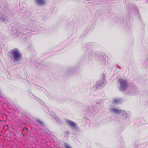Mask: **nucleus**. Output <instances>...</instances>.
<instances>
[{
	"label": "nucleus",
	"mask_w": 148,
	"mask_h": 148,
	"mask_svg": "<svg viewBox=\"0 0 148 148\" xmlns=\"http://www.w3.org/2000/svg\"><path fill=\"white\" fill-rule=\"evenodd\" d=\"M119 114H121L123 116L121 117V123L125 125L127 123L129 120V119H128V118L130 116L131 112H126L124 110H120Z\"/></svg>",
	"instance_id": "obj_1"
},
{
	"label": "nucleus",
	"mask_w": 148,
	"mask_h": 148,
	"mask_svg": "<svg viewBox=\"0 0 148 148\" xmlns=\"http://www.w3.org/2000/svg\"><path fill=\"white\" fill-rule=\"evenodd\" d=\"M9 57L14 62L18 60V49H14L12 50Z\"/></svg>",
	"instance_id": "obj_2"
},
{
	"label": "nucleus",
	"mask_w": 148,
	"mask_h": 148,
	"mask_svg": "<svg viewBox=\"0 0 148 148\" xmlns=\"http://www.w3.org/2000/svg\"><path fill=\"white\" fill-rule=\"evenodd\" d=\"M96 56L97 59L100 64L106 65L107 62H106V58H107L105 54L103 53H96Z\"/></svg>",
	"instance_id": "obj_3"
},
{
	"label": "nucleus",
	"mask_w": 148,
	"mask_h": 148,
	"mask_svg": "<svg viewBox=\"0 0 148 148\" xmlns=\"http://www.w3.org/2000/svg\"><path fill=\"white\" fill-rule=\"evenodd\" d=\"M118 82L120 86L119 88L120 91H123L127 88L128 83L125 80L123 79H119L118 80Z\"/></svg>",
	"instance_id": "obj_4"
},
{
	"label": "nucleus",
	"mask_w": 148,
	"mask_h": 148,
	"mask_svg": "<svg viewBox=\"0 0 148 148\" xmlns=\"http://www.w3.org/2000/svg\"><path fill=\"white\" fill-rule=\"evenodd\" d=\"M106 83L105 78H102L97 82V84L93 86V88L95 90L98 88L103 87Z\"/></svg>",
	"instance_id": "obj_5"
},
{
	"label": "nucleus",
	"mask_w": 148,
	"mask_h": 148,
	"mask_svg": "<svg viewBox=\"0 0 148 148\" xmlns=\"http://www.w3.org/2000/svg\"><path fill=\"white\" fill-rule=\"evenodd\" d=\"M127 10L129 12V13L138 12V8L134 4L132 5L131 4H128L127 5Z\"/></svg>",
	"instance_id": "obj_6"
},
{
	"label": "nucleus",
	"mask_w": 148,
	"mask_h": 148,
	"mask_svg": "<svg viewBox=\"0 0 148 148\" xmlns=\"http://www.w3.org/2000/svg\"><path fill=\"white\" fill-rule=\"evenodd\" d=\"M76 70V67H70L67 68L66 70V72L68 75H72Z\"/></svg>",
	"instance_id": "obj_7"
},
{
	"label": "nucleus",
	"mask_w": 148,
	"mask_h": 148,
	"mask_svg": "<svg viewBox=\"0 0 148 148\" xmlns=\"http://www.w3.org/2000/svg\"><path fill=\"white\" fill-rule=\"evenodd\" d=\"M66 122L72 127V128L74 130H76L77 129L76 126L77 124L73 121L70 120H67L66 121Z\"/></svg>",
	"instance_id": "obj_8"
},
{
	"label": "nucleus",
	"mask_w": 148,
	"mask_h": 148,
	"mask_svg": "<svg viewBox=\"0 0 148 148\" xmlns=\"http://www.w3.org/2000/svg\"><path fill=\"white\" fill-rule=\"evenodd\" d=\"M137 87L134 86H132L130 90H126L127 93H129L130 95H132L135 94L136 92Z\"/></svg>",
	"instance_id": "obj_9"
},
{
	"label": "nucleus",
	"mask_w": 148,
	"mask_h": 148,
	"mask_svg": "<svg viewBox=\"0 0 148 148\" xmlns=\"http://www.w3.org/2000/svg\"><path fill=\"white\" fill-rule=\"evenodd\" d=\"M120 110L116 108H109V111L111 113L119 114Z\"/></svg>",
	"instance_id": "obj_10"
},
{
	"label": "nucleus",
	"mask_w": 148,
	"mask_h": 148,
	"mask_svg": "<svg viewBox=\"0 0 148 148\" xmlns=\"http://www.w3.org/2000/svg\"><path fill=\"white\" fill-rule=\"evenodd\" d=\"M25 131L26 132H28L29 131L28 129L25 127H24L23 128H19V135H22V137L24 136V134H23V131Z\"/></svg>",
	"instance_id": "obj_11"
},
{
	"label": "nucleus",
	"mask_w": 148,
	"mask_h": 148,
	"mask_svg": "<svg viewBox=\"0 0 148 148\" xmlns=\"http://www.w3.org/2000/svg\"><path fill=\"white\" fill-rule=\"evenodd\" d=\"M36 3L40 5H45V0H35Z\"/></svg>",
	"instance_id": "obj_12"
},
{
	"label": "nucleus",
	"mask_w": 148,
	"mask_h": 148,
	"mask_svg": "<svg viewBox=\"0 0 148 148\" xmlns=\"http://www.w3.org/2000/svg\"><path fill=\"white\" fill-rule=\"evenodd\" d=\"M86 111L88 112V114H90L91 113H92L94 112H95L96 110L94 108V107L93 106L92 107H89L86 110Z\"/></svg>",
	"instance_id": "obj_13"
},
{
	"label": "nucleus",
	"mask_w": 148,
	"mask_h": 148,
	"mask_svg": "<svg viewBox=\"0 0 148 148\" xmlns=\"http://www.w3.org/2000/svg\"><path fill=\"white\" fill-rule=\"evenodd\" d=\"M53 117L56 120L57 123L61 124L63 123V122L62 121V120L60 119L56 116L54 115L53 116Z\"/></svg>",
	"instance_id": "obj_14"
},
{
	"label": "nucleus",
	"mask_w": 148,
	"mask_h": 148,
	"mask_svg": "<svg viewBox=\"0 0 148 148\" xmlns=\"http://www.w3.org/2000/svg\"><path fill=\"white\" fill-rule=\"evenodd\" d=\"M7 78L9 79H11L12 80H14L16 79H17L18 78V75H14L12 77H11L10 76V75H7Z\"/></svg>",
	"instance_id": "obj_15"
},
{
	"label": "nucleus",
	"mask_w": 148,
	"mask_h": 148,
	"mask_svg": "<svg viewBox=\"0 0 148 148\" xmlns=\"http://www.w3.org/2000/svg\"><path fill=\"white\" fill-rule=\"evenodd\" d=\"M5 16L3 15H2L0 17V22H3L5 20Z\"/></svg>",
	"instance_id": "obj_16"
},
{
	"label": "nucleus",
	"mask_w": 148,
	"mask_h": 148,
	"mask_svg": "<svg viewBox=\"0 0 148 148\" xmlns=\"http://www.w3.org/2000/svg\"><path fill=\"white\" fill-rule=\"evenodd\" d=\"M121 102V100L117 99H114L113 100V103L114 104H118L120 103Z\"/></svg>",
	"instance_id": "obj_17"
},
{
	"label": "nucleus",
	"mask_w": 148,
	"mask_h": 148,
	"mask_svg": "<svg viewBox=\"0 0 148 148\" xmlns=\"http://www.w3.org/2000/svg\"><path fill=\"white\" fill-rule=\"evenodd\" d=\"M36 121L37 123H38L41 126H44V123L40 120L37 119L36 120Z\"/></svg>",
	"instance_id": "obj_18"
},
{
	"label": "nucleus",
	"mask_w": 148,
	"mask_h": 148,
	"mask_svg": "<svg viewBox=\"0 0 148 148\" xmlns=\"http://www.w3.org/2000/svg\"><path fill=\"white\" fill-rule=\"evenodd\" d=\"M29 21L33 23H34L36 22V20L34 17H33L31 19H29Z\"/></svg>",
	"instance_id": "obj_19"
},
{
	"label": "nucleus",
	"mask_w": 148,
	"mask_h": 148,
	"mask_svg": "<svg viewBox=\"0 0 148 148\" xmlns=\"http://www.w3.org/2000/svg\"><path fill=\"white\" fill-rule=\"evenodd\" d=\"M20 114H22V115H21L20 116L22 117L24 115H25V112L23 111H22V112H21V111H20L19 110V116H20Z\"/></svg>",
	"instance_id": "obj_20"
},
{
	"label": "nucleus",
	"mask_w": 148,
	"mask_h": 148,
	"mask_svg": "<svg viewBox=\"0 0 148 148\" xmlns=\"http://www.w3.org/2000/svg\"><path fill=\"white\" fill-rule=\"evenodd\" d=\"M100 104L99 105L100 106H102V100H99L98 101H97L96 102V104Z\"/></svg>",
	"instance_id": "obj_21"
},
{
	"label": "nucleus",
	"mask_w": 148,
	"mask_h": 148,
	"mask_svg": "<svg viewBox=\"0 0 148 148\" xmlns=\"http://www.w3.org/2000/svg\"><path fill=\"white\" fill-rule=\"evenodd\" d=\"M65 137H68V136H67L68 135L70 134L69 132L68 131H66L65 132Z\"/></svg>",
	"instance_id": "obj_22"
},
{
	"label": "nucleus",
	"mask_w": 148,
	"mask_h": 148,
	"mask_svg": "<svg viewBox=\"0 0 148 148\" xmlns=\"http://www.w3.org/2000/svg\"><path fill=\"white\" fill-rule=\"evenodd\" d=\"M64 145L66 148H71V147L69 146L68 144L66 143H64Z\"/></svg>",
	"instance_id": "obj_23"
},
{
	"label": "nucleus",
	"mask_w": 148,
	"mask_h": 148,
	"mask_svg": "<svg viewBox=\"0 0 148 148\" xmlns=\"http://www.w3.org/2000/svg\"><path fill=\"white\" fill-rule=\"evenodd\" d=\"M115 66L117 68L119 69H122V67L121 66H119L118 64H116L115 65Z\"/></svg>",
	"instance_id": "obj_24"
},
{
	"label": "nucleus",
	"mask_w": 148,
	"mask_h": 148,
	"mask_svg": "<svg viewBox=\"0 0 148 148\" xmlns=\"http://www.w3.org/2000/svg\"><path fill=\"white\" fill-rule=\"evenodd\" d=\"M94 53L92 51H90L89 55H90L91 56H94Z\"/></svg>",
	"instance_id": "obj_25"
},
{
	"label": "nucleus",
	"mask_w": 148,
	"mask_h": 148,
	"mask_svg": "<svg viewBox=\"0 0 148 148\" xmlns=\"http://www.w3.org/2000/svg\"><path fill=\"white\" fill-rule=\"evenodd\" d=\"M0 95L1 97H2V98H5V97L4 95L1 93V92L0 91Z\"/></svg>",
	"instance_id": "obj_26"
},
{
	"label": "nucleus",
	"mask_w": 148,
	"mask_h": 148,
	"mask_svg": "<svg viewBox=\"0 0 148 148\" xmlns=\"http://www.w3.org/2000/svg\"><path fill=\"white\" fill-rule=\"evenodd\" d=\"M25 30L26 31H25V32H26L27 33H30L31 32L30 30L28 29H26Z\"/></svg>",
	"instance_id": "obj_27"
},
{
	"label": "nucleus",
	"mask_w": 148,
	"mask_h": 148,
	"mask_svg": "<svg viewBox=\"0 0 148 148\" xmlns=\"http://www.w3.org/2000/svg\"><path fill=\"white\" fill-rule=\"evenodd\" d=\"M37 135L39 138H40V137L42 136V135L41 133L38 134H37Z\"/></svg>",
	"instance_id": "obj_28"
},
{
	"label": "nucleus",
	"mask_w": 148,
	"mask_h": 148,
	"mask_svg": "<svg viewBox=\"0 0 148 148\" xmlns=\"http://www.w3.org/2000/svg\"><path fill=\"white\" fill-rule=\"evenodd\" d=\"M21 54L19 52V62L21 59Z\"/></svg>",
	"instance_id": "obj_29"
},
{
	"label": "nucleus",
	"mask_w": 148,
	"mask_h": 148,
	"mask_svg": "<svg viewBox=\"0 0 148 148\" xmlns=\"http://www.w3.org/2000/svg\"><path fill=\"white\" fill-rule=\"evenodd\" d=\"M102 76L103 77V78H104V77H105V74H104V73H103L102 75Z\"/></svg>",
	"instance_id": "obj_30"
},
{
	"label": "nucleus",
	"mask_w": 148,
	"mask_h": 148,
	"mask_svg": "<svg viewBox=\"0 0 148 148\" xmlns=\"http://www.w3.org/2000/svg\"><path fill=\"white\" fill-rule=\"evenodd\" d=\"M49 131L48 130L45 131V132L46 134H48Z\"/></svg>",
	"instance_id": "obj_31"
},
{
	"label": "nucleus",
	"mask_w": 148,
	"mask_h": 148,
	"mask_svg": "<svg viewBox=\"0 0 148 148\" xmlns=\"http://www.w3.org/2000/svg\"><path fill=\"white\" fill-rule=\"evenodd\" d=\"M40 101L41 102H42L43 103H44L41 100H40Z\"/></svg>",
	"instance_id": "obj_32"
},
{
	"label": "nucleus",
	"mask_w": 148,
	"mask_h": 148,
	"mask_svg": "<svg viewBox=\"0 0 148 148\" xmlns=\"http://www.w3.org/2000/svg\"><path fill=\"white\" fill-rule=\"evenodd\" d=\"M37 99H38V100H39V101H40V100L39 99H38V98H37Z\"/></svg>",
	"instance_id": "obj_33"
},
{
	"label": "nucleus",
	"mask_w": 148,
	"mask_h": 148,
	"mask_svg": "<svg viewBox=\"0 0 148 148\" xmlns=\"http://www.w3.org/2000/svg\"><path fill=\"white\" fill-rule=\"evenodd\" d=\"M42 104L43 105V104L41 103H40Z\"/></svg>",
	"instance_id": "obj_34"
},
{
	"label": "nucleus",
	"mask_w": 148,
	"mask_h": 148,
	"mask_svg": "<svg viewBox=\"0 0 148 148\" xmlns=\"http://www.w3.org/2000/svg\"><path fill=\"white\" fill-rule=\"evenodd\" d=\"M23 34H25V33H23Z\"/></svg>",
	"instance_id": "obj_35"
}]
</instances>
